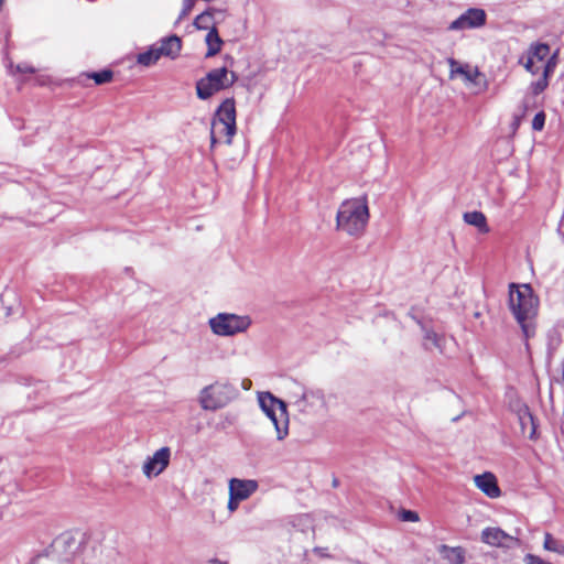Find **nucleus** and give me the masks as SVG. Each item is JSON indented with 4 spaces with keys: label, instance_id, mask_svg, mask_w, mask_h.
<instances>
[{
    "label": "nucleus",
    "instance_id": "obj_1",
    "mask_svg": "<svg viewBox=\"0 0 564 564\" xmlns=\"http://www.w3.org/2000/svg\"><path fill=\"white\" fill-rule=\"evenodd\" d=\"M370 218L367 196L343 200L336 213V229L352 238L361 237Z\"/></svg>",
    "mask_w": 564,
    "mask_h": 564
},
{
    "label": "nucleus",
    "instance_id": "obj_2",
    "mask_svg": "<svg viewBox=\"0 0 564 564\" xmlns=\"http://www.w3.org/2000/svg\"><path fill=\"white\" fill-rule=\"evenodd\" d=\"M508 305L512 315L520 324L524 336H532L534 328L531 322L538 314L539 297L531 285L511 283L509 285Z\"/></svg>",
    "mask_w": 564,
    "mask_h": 564
},
{
    "label": "nucleus",
    "instance_id": "obj_3",
    "mask_svg": "<svg viewBox=\"0 0 564 564\" xmlns=\"http://www.w3.org/2000/svg\"><path fill=\"white\" fill-rule=\"evenodd\" d=\"M291 406L303 416L324 414L328 406L324 391L293 382L288 392Z\"/></svg>",
    "mask_w": 564,
    "mask_h": 564
},
{
    "label": "nucleus",
    "instance_id": "obj_4",
    "mask_svg": "<svg viewBox=\"0 0 564 564\" xmlns=\"http://www.w3.org/2000/svg\"><path fill=\"white\" fill-rule=\"evenodd\" d=\"M75 545L72 546L70 553L80 564H120L119 553L108 546H104L98 541L82 536L75 539Z\"/></svg>",
    "mask_w": 564,
    "mask_h": 564
},
{
    "label": "nucleus",
    "instance_id": "obj_5",
    "mask_svg": "<svg viewBox=\"0 0 564 564\" xmlns=\"http://www.w3.org/2000/svg\"><path fill=\"white\" fill-rule=\"evenodd\" d=\"M236 130L235 100L228 98L220 104L212 120L210 148L214 149L220 142L231 144Z\"/></svg>",
    "mask_w": 564,
    "mask_h": 564
},
{
    "label": "nucleus",
    "instance_id": "obj_6",
    "mask_svg": "<svg viewBox=\"0 0 564 564\" xmlns=\"http://www.w3.org/2000/svg\"><path fill=\"white\" fill-rule=\"evenodd\" d=\"M252 318L248 314L229 312L217 313L208 319L210 332L218 337H235L246 334L252 326Z\"/></svg>",
    "mask_w": 564,
    "mask_h": 564
},
{
    "label": "nucleus",
    "instance_id": "obj_7",
    "mask_svg": "<svg viewBox=\"0 0 564 564\" xmlns=\"http://www.w3.org/2000/svg\"><path fill=\"white\" fill-rule=\"evenodd\" d=\"M237 391L227 381H214L200 389L197 401L205 411H217L228 405L235 398Z\"/></svg>",
    "mask_w": 564,
    "mask_h": 564
},
{
    "label": "nucleus",
    "instance_id": "obj_8",
    "mask_svg": "<svg viewBox=\"0 0 564 564\" xmlns=\"http://www.w3.org/2000/svg\"><path fill=\"white\" fill-rule=\"evenodd\" d=\"M520 63L531 75H551L556 67V55L551 53L549 45L534 44Z\"/></svg>",
    "mask_w": 564,
    "mask_h": 564
},
{
    "label": "nucleus",
    "instance_id": "obj_9",
    "mask_svg": "<svg viewBox=\"0 0 564 564\" xmlns=\"http://www.w3.org/2000/svg\"><path fill=\"white\" fill-rule=\"evenodd\" d=\"M446 62L449 67V79H460L474 94H481L487 90L488 82L477 66L459 62L452 57L447 58Z\"/></svg>",
    "mask_w": 564,
    "mask_h": 564
},
{
    "label": "nucleus",
    "instance_id": "obj_10",
    "mask_svg": "<svg viewBox=\"0 0 564 564\" xmlns=\"http://www.w3.org/2000/svg\"><path fill=\"white\" fill-rule=\"evenodd\" d=\"M237 79L234 72L226 67L210 70L204 78L196 84V93L198 98L205 100L214 94L230 87Z\"/></svg>",
    "mask_w": 564,
    "mask_h": 564
},
{
    "label": "nucleus",
    "instance_id": "obj_11",
    "mask_svg": "<svg viewBox=\"0 0 564 564\" xmlns=\"http://www.w3.org/2000/svg\"><path fill=\"white\" fill-rule=\"evenodd\" d=\"M258 489L259 482L256 479L230 478L228 480V512L230 514L236 512L240 503L248 500Z\"/></svg>",
    "mask_w": 564,
    "mask_h": 564
},
{
    "label": "nucleus",
    "instance_id": "obj_12",
    "mask_svg": "<svg viewBox=\"0 0 564 564\" xmlns=\"http://www.w3.org/2000/svg\"><path fill=\"white\" fill-rule=\"evenodd\" d=\"M75 545V538L64 536L57 540L52 549L35 556L30 564H70L75 562L70 550Z\"/></svg>",
    "mask_w": 564,
    "mask_h": 564
},
{
    "label": "nucleus",
    "instance_id": "obj_13",
    "mask_svg": "<svg viewBox=\"0 0 564 564\" xmlns=\"http://www.w3.org/2000/svg\"><path fill=\"white\" fill-rule=\"evenodd\" d=\"M487 12L482 8L470 7L448 24V30L465 32L482 29L487 24Z\"/></svg>",
    "mask_w": 564,
    "mask_h": 564
},
{
    "label": "nucleus",
    "instance_id": "obj_14",
    "mask_svg": "<svg viewBox=\"0 0 564 564\" xmlns=\"http://www.w3.org/2000/svg\"><path fill=\"white\" fill-rule=\"evenodd\" d=\"M172 452L167 446L160 447L153 454L145 457L141 465V471L145 479L152 480L162 475L170 465Z\"/></svg>",
    "mask_w": 564,
    "mask_h": 564
},
{
    "label": "nucleus",
    "instance_id": "obj_15",
    "mask_svg": "<svg viewBox=\"0 0 564 564\" xmlns=\"http://www.w3.org/2000/svg\"><path fill=\"white\" fill-rule=\"evenodd\" d=\"M480 540L492 547L512 549L519 544V540L497 527H488L481 531Z\"/></svg>",
    "mask_w": 564,
    "mask_h": 564
},
{
    "label": "nucleus",
    "instance_id": "obj_16",
    "mask_svg": "<svg viewBox=\"0 0 564 564\" xmlns=\"http://www.w3.org/2000/svg\"><path fill=\"white\" fill-rule=\"evenodd\" d=\"M257 401L259 408L268 419H274V416L283 413V410H288L286 403L269 391L258 392Z\"/></svg>",
    "mask_w": 564,
    "mask_h": 564
},
{
    "label": "nucleus",
    "instance_id": "obj_17",
    "mask_svg": "<svg viewBox=\"0 0 564 564\" xmlns=\"http://www.w3.org/2000/svg\"><path fill=\"white\" fill-rule=\"evenodd\" d=\"M474 484L488 498L496 499L501 496L497 478L492 473L486 471L474 476Z\"/></svg>",
    "mask_w": 564,
    "mask_h": 564
},
{
    "label": "nucleus",
    "instance_id": "obj_18",
    "mask_svg": "<svg viewBox=\"0 0 564 564\" xmlns=\"http://www.w3.org/2000/svg\"><path fill=\"white\" fill-rule=\"evenodd\" d=\"M275 434V440L278 442H284L290 434V416L289 411L283 410V413H280L274 419H269Z\"/></svg>",
    "mask_w": 564,
    "mask_h": 564
},
{
    "label": "nucleus",
    "instance_id": "obj_19",
    "mask_svg": "<svg viewBox=\"0 0 564 564\" xmlns=\"http://www.w3.org/2000/svg\"><path fill=\"white\" fill-rule=\"evenodd\" d=\"M438 553L448 564H464L466 561V551L462 546L441 545Z\"/></svg>",
    "mask_w": 564,
    "mask_h": 564
},
{
    "label": "nucleus",
    "instance_id": "obj_20",
    "mask_svg": "<svg viewBox=\"0 0 564 564\" xmlns=\"http://www.w3.org/2000/svg\"><path fill=\"white\" fill-rule=\"evenodd\" d=\"M182 48L181 39L173 35L161 41V44L156 46L160 56H166L172 59L180 55Z\"/></svg>",
    "mask_w": 564,
    "mask_h": 564
},
{
    "label": "nucleus",
    "instance_id": "obj_21",
    "mask_svg": "<svg viewBox=\"0 0 564 564\" xmlns=\"http://www.w3.org/2000/svg\"><path fill=\"white\" fill-rule=\"evenodd\" d=\"M464 220L466 224L478 228L482 234L489 231L486 216L481 212H468L464 214Z\"/></svg>",
    "mask_w": 564,
    "mask_h": 564
},
{
    "label": "nucleus",
    "instance_id": "obj_22",
    "mask_svg": "<svg viewBox=\"0 0 564 564\" xmlns=\"http://www.w3.org/2000/svg\"><path fill=\"white\" fill-rule=\"evenodd\" d=\"M205 43L207 45L206 56H214L221 50L223 40L220 39L216 29H212L205 36Z\"/></svg>",
    "mask_w": 564,
    "mask_h": 564
},
{
    "label": "nucleus",
    "instance_id": "obj_23",
    "mask_svg": "<svg viewBox=\"0 0 564 564\" xmlns=\"http://www.w3.org/2000/svg\"><path fill=\"white\" fill-rule=\"evenodd\" d=\"M445 338L436 334L431 329L424 330V346L427 349H437L440 351L444 350Z\"/></svg>",
    "mask_w": 564,
    "mask_h": 564
},
{
    "label": "nucleus",
    "instance_id": "obj_24",
    "mask_svg": "<svg viewBox=\"0 0 564 564\" xmlns=\"http://www.w3.org/2000/svg\"><path fill=\"white\" fill-rule=\"evenodd\" d=\"M160 57L161 56L156 50V46L153 45V46H150L148 51L138 54L137 63L144 67H149V66L156 64V62L160 59Z\"/></svg>",
    "mask_w": 564,
    "mask_h": 564
},
{
    "label": "nucleus",
    "instance_id": "obj_25",
    "mask_svg": "<svg viewBox=\"0 0 564 564\" xmlns=\"http://www.w3.org/2000/svg\"><path fill=\"white\" fill-rule=\"evenodd\" d=\"M213 12H214L213 10H207V11L200 13L199 15H197L196 19L194 20V25L198 30H207L208 32L212 29H216Z\"/></svg>",
    "mask_w": 564,
    "mask_h": 564
},
{
    "label": "nucleus",
    "instance_id": "obj_26",
    "mask_svg": "<svg viewBox=\"0 0 564 564\" xmlns=\"http://www.w3.org/2000/svg\"><path fill=\"white\" fill-rule=\"evenodd\" d=\"M543 546L547 551L564 555V545L555 540L550 533H545Z\"/></svg>",
    "mask_w": 564,
    "mask_h": 564
},
{
    "label": "nucleus",
    "instance_id": "obj_27",
    "mask_svg": "<svg viewBox=\"0 0 564 564\" xmlns=\"http://www.w3.org/2000/svg\"><path fill=\"white\" fill-rule=\"evenodd\" d=\"M539 79L531 84V89L534 95L541 94L549 85V77L551 75H539Z\"/></svg>",
    "mask_w": 564,
    "mask_h": 564
},
{
    "label": "nucleus",
    "instance_id": "obj_28",
    "mask_svg": "<svg viewBox=\"0 0 564 564\" xmlns=\"http://www.w3.org/2000/svg\"><path fill=\"white\" fill-rule=\"evenodd\" d=\"M522 432L525 434L528 433V436L533 440L535 437V424L533 416L531 415L530 421H519Z\"/></svg>",
    "mask_w": 564,
    "mask_h": 564
},
{
    "label": "nucleus",
    "instance_id": "obj_29",
    "mask_svg": "<svg viewBox=\"0 0 564 564\" xmlns=\"http://www.w3.org/2000/svg\"><path fill=\"white\" fill-rule=\"evenodd\" d=\"M90 77L96 82V84L100 85L108 83L111 79L112 74L109 70H102L91 74Z\"/></svg>",
    "mask_w": 564,
    "mask_h": 564
},
{
    "label": "nucleus",
    "instance_id": "obj_30",
    "mask_svg": "<svg viewBox=\"0 0 564 564\" xmlns=\"http://www.w3.org/2000/svg\"><path fill=\"white\" fill-rule=\"evenodd\" d=\"M545 113L543 111L538 112L532 120V129L541 131L544 128Z\"/></svg>",
    "mask_w": 564,
    "mask_h": 564
},
{
    "label": "nucleus",
    "instance_id": "obj_31",
    "mask_svg": "<svg viewBox=\"0 0 564 564\" xmlns=\"http://www.w3.org/2000/svg\"><path fill=\"white\" fill-rule=\"evenodd\" d=\"M517 415L519 421H530L531 420V412L529 408L525 404H519L517 409Z\"/></svg>",
    "mask_w": 564,
    "mask_h": 564
},
{
    "label": "nucleus",
    "instance_id": "obj_32",
    "mask_svg": "<svg viewBox=\"0 0 564 564\" xmlns=\"http://www.w3.org/2000/svg\"><path fill=\"white\" fill-rule=\"evenodd\" d=\"M400 517L403 521L408 522H417L420 520L419 514L415 511L411 510H403Z\"/></svg>",
    "mask_w": 564,
    "mask_h": 564
},
{
    "label": "nucleus",
    "instance_id": "obj_33",
    "mask_svg": "<svg viewBox=\"0 0 564 564\" xmlns=\"http://www.w3.org/2000/svg\"><path fill=\"white\" fill-rule=\"evenodd\" d=\"M195 0H183V9L180 19L186 17L194 8Z\"/></svg>",
    "mask_w": 564,
    "mask_h": 564
},
{
    "label": "nucleus",
    "instance_id": "obj_34",
    "mask_svg": "<svg viewBox=\"0 0 564 564\" xmlns=\"http://www.w3.org/2000/svg\"><path fill=\"white\" fill-rule=\"evenodd\" d=\"M524 563L525 564H547V562H544L542 558H540L533 554L525 555Z\"/></svg>",
    "mask_w": 564,
    "mask_h": 564
},
{
    "label": "nucleus",
    "instance_id": "obj_35",
    "mask_svg": "<svg viewBox=\"0 0 564 564\" xmlns=\"http://www.w3.org/2000/svg\"><path fill=\"white\" fill-rule=\"evenodd\" d=\"M17 69H18V72H22V73H33L34 72V69L28 65H18Z\"/></svg>",
    "mask_w": 564,
    "mask_h": 564
}]
</instances>
